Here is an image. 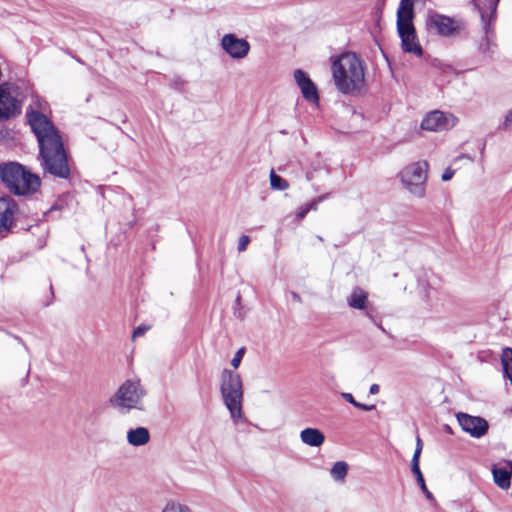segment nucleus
Returning <instances> with one entry per match:
<instances>
[{"instance_id":"f704fd0d","label":"nucleus","mask_w":512,"mask_h":512,"mask_svg":"<svg viewBox=\"0 0 512 512\" xmlns=\"http://www.w3.org/2000/svg\"><path fill=\"white\" fill-rule=\"evenodd\" d=\"M342 398L348 403L352 404L354 407L357 405V402L351 393H342Z\"/></svg>"},{"instance_id":"c85d7f7f","label":"nucleus","mask_w":512,"mask_h":512,"mask_svg":"<svg viewBox=\"0 0 512 512\" xmlns=\"http://www.w3.org/2000/svg\"><path fill=\"white\" fill-rule=\"evenodd\" d=\"M250 242V238L247 236V235H242L240 238H239V242H238V251L239 252H243L246 250L248 244Z\"/></svg>"},{"instance_id":"423d86ee","label":"nucleus","mask_w":512,"mask_h":512,"mask_svg":"<svg viewBox=\"0 0 512 512\" xmlns=\"http://www.w3.org/2000/svg\"><path fill=\"white\" fill-rule=\"evenodd\" d=\"M428 169L429 164L426 161H418L407 165L400 172L403 186L418 198H423L426 194Z\"/></svg>"},{"instance_id":"39448f33","label":"nucleus","mask_w":512,"mask_h":512,"mask_svg":"<svg viewBox=\"0 0 512 512\" xmlns=\"http://www.w3.org/2000/svg\"><path fill=\"white\" fill-rule=\"evenodd\" d=\"M145 395L146 390L139 379L126 380L111 398V404L125 412H129L132 409L143 410V398Z\"/></svg>"},{"instance_id":"393cba45","label":"nucleus","mask_w":512,"mask_h":512,"mask_svg":"<svg viewBox=\"0 0 512 512\" xmlns=\"http://www.w3.org/2000/svg\"><path fill=\"white\" fill-rule=\"evenodd\" d=\"M294 79L300 89L304 87L307 82L311 81L308 74L301 69L294 71Z\"/></svg>"},{"instance_id":"f8f14e48","label":"nucleus","mask_w":512,"mask_h":512,"mask_svg":"<svg viewBox=\"0 0 512 512\" xmlns=\"http://www.w3.org/2000/svg\"><path fill=\"white\" fill-rule=\"evenodd\" d=\"M14 86L9 83L0 85V122L20 113V105L13 96Z\"/></svg>"},{"instance_id":"6e6552de","label":"nucleus","mask_w":512,"mask_h":512,"mask_svg":"<svg viewBox=\"0 0 512 512\" xmlns=\"http://www.w3.org/2000/svg\"><path fill=\"white\" fill-rule=\"evenodd\" d=\"M413 19L414 16L397 15V31L401 38L403 51L421 57L423 49L417 39Z\"/></svg>"},{"instance_id":"72a5a7b5","label":"nucleus","mask_w":512,"mask_h":512,"mask_svg":"<svg viewBox=\"0 0 512 512\" xmlns=\"http://www.w3.org/2000/svg\"><path fill=\"white\" fill-rule=\"evenodd\" d=\"M321 203V199H313L310 203L306 204L309 211H316L318 209V205Z\"/></svg>"},{"instance_id":"a211bd4d","label":"nucleus","mask_w":512,"mask_h":512,"mask_svg":"<svg viewBox=\"0 0 512 512\" xmlns=\"http://www.w3.org/2000/svg\"><path fill=\"white\" fill-rule=\"evenodd\" d=\"M347 304L353 309H366L368 304V293L360 287H355L347 298Z\"/></svg>"},{"instance_id":"a878e982","label":"nucleus","mask_w":512,"mask_h":512,"mask_svg":"<svg viewBox=\"0 0 512 512\" xmlns=\"http://www.w3.org/2000/svg\"><path fill=\"white\" fill-rule=\"evenodd\" d=\"M422 450H423V442H422L420 436L417 435V437H416V447H415V451H414V454H413L412 459H411V465L412 466L419 465V459H420Z\"/></svg>"},{"instance_id":"a19ab883","label":"nucleus","mask_w":512,"mask_h":512,"mask_svg":"<svg viewBox=\"0 0 512 512\" xmlns=\"http://www.w3.org/2000/svg\"><path fill=\"white\" fill-rule=\"evenodd\" d=\"M318 240L323 241V238L321 236H317Z\"/></svg>"},{"instance_id":"c9c22d12","label":"nucleus","mask_w":512,"mask_h":512,"mask_svg":"<svg viewBox=\"0 0 512 512\" xmlns=\"http://www.w3.org/2000/svg\"><path fill=\"white\" fill-rule=\"evenodd\" d=\"M356 408H359L363 411H371L375 408V405H366L360 402H357V405H355Z\"/></svg>"},{"instance_id":"bb28decb","label":"nucleus","mask_w":512,"mask_h":512,"mask_svg":"<svg viewBox=\"0 0 512 512\" xmlns=\"http://www.w3.org/2000/svg\"><path fill=\"white\" fill-rule=\"evenodd\" d=\"M191 510L183 504L171 502L168 503L162 512H190Z\"/></svg>"},{"instance_id":"f3484780","label":"nucleus","mask_w":512,"mask_h":512,"mask_svg":"<svg viewBox=\"0 0 512 512\" xmlns=\"http://www.w3.org/2000/svg\"><path fill=\"white\" fill-rule=\"evenodd\" d=\"M301 441L311 447H320L325 442L324 434L317 428H305L300 432Z\"/></svg>"},{"instance_id":"9d476101","label":"nucleus","mask_w":512,"mask_h":512,"mask_svg":"<svg viewBox=\"0 0 512 512\" xmlns=\"http://www.w3.org/2000/svg\"><path fill=\"white\" fill-rule=\"evenodd\" d=\"M456 418L462 430L473 438L479 439L488 432L489 424L486 419L480 416L458 412Z\"/></svg>"},{"instance_id":"aec40b11","label":"nucleus","mask_w":512,"mask_h":512,"mask_svg":"<svg viewBox=\"0 0 512 512\" xmlns=\"http://www.w3.org/2000/svg\"><path fill=\"white\" fill-rule=\"evenodd\" d=\"M425 3L426 0H400L397 15L414 16V3Z\"/></svg>"},{"instance_id":"4468645a","label":"nucleus","mask_w":512,"mask_h":512,"mask_svg":"<svg viewBox=\"0 0 512 512\" xmlns=\"http://www.w3.org/2000/svg\"><path fill=\"white\" fill-rule=\"evenodd\" d=\"M19 213L17 202L9 197H0V233L10 232Z\"/></svg>"},{"instance_id":"6ab92c4d","label":"nucleus","mask_w":512,"mask_h":512,"mask_svg":"<svg viewBox=\"0 0 512 512\" xmlns=\"http://www.w3.org/2000/svg\"><path fill=\"white\" fill-rule=\"evenodd\" d=\"M300 90H301L303 97L307 101H309L311 103H318V101H319L318 91H317L315 84L312 82V80L307 82L306 85L304 87H302Z\"/></svg>"},{"instance_id":"9b49d317","label":"nucleus","mask_w":512,"mask_h":512,"mask_svg":"<svg viewBox=\"0 0 512 512\" xmlns=\"http://www.w3.org/2000/svg\"><path fill=\"white\" fill-rule=\"evenodd\" d=\"M457 121V117H455L453 114L435 110L428 113L422 120L421 128L427 131L448 130L453 128Z\"/></svg>"},{"instance_id":"1a4fd4ad","label":"nucleus","mask_w":512,"mask_h":512,"mask_svg":"<svg viewBox=\"0 0 512 512\" xmlns=\"http://www.w3.org/2000/svg\"><path fill=\"white\" fill-rule=\"evenodd\" d=\"M463 24L461 21L454 18L439 14L437 12H430L426 18V28L429 31H434L436 34L443 37H451L456 35L462 29Z\"/></svg>"},{"instance_id":"4be33fe9","label":"nucleus","mask_w":512,"mask_h":512,"mask_svg":"<svg viewBox=\"0 0 512 512\" xmlns=\"http://www.w3.org/2000/svg\"><path fill=\"white\" fill-rule=\"evenodd\" d=\"M411 471L413 473V475L415 476L416 478V481L417 483L419 484L421 490L423 491V493L425 494V496L428 498V499H432L433 498V495L432 493L428 490L427 486H426V483H425V480H424V477H423V474L420 470V466L419 465H416V466H412L411 465Z\"/></svg>"},{"instance_id":"f03ea898","label":"nucleus","mask_w":512,"mask_h":512,"mask_svg":"<svg viewBox=\"0 0 512 512\" xmlns=\"http://www.w3.org/2000/svg\"><path fill=\"white\" fill-rule=\"evenodd\" d=\"M331 70L335 86L341 93L353 94L363 88L365 67L356 53H342L332 62Z\"/></svg>"},{"instance_id":"20e7f679","label":"nucleus","mask_w":512,"mask_h":512,"mask_svg":"<svg viewBox=\"0 0 512 512\" xmlns=\"http://www.w3.org/2000/svg\"><path fill=\"white\" fill-rule=\"evenodd\" d=\"M220 391L231 418L238 422L242 418L243 389L241 376L224 369L221 373Z\"/></svg>"},{"instance_id":"b1692460","label":"nucleus","mask_w":512,"mask_h":512,"mask_svg":"<svg viewBox=\"0 0 512 512\" xmlns=\"http://www.w3.org/2000/svg\"><path fill=\"white\" fill-rule=\"evenodd\" d=\"M270 185L272 189L280 191L286 190L289 187L288 182L284 178L277 175L274 170L270 172Z\"/></svg>"},{"instance_id":"f257e3e1","label":"nucleus","mask_w":512,"mask_h":512,"mask_svg":"<svg viewBox=\"0 0 512 512\" xmlns=\"http://www.w3.org/2000/svg\"><path fill=\"white\" fill-rule=\"evenodd\" d=\"M27 119L39 143V155L44 171L58 178H68L70 175L68 158L61 136L53 123L38 111L27 112Z\"/></svg>"},{"instance_id":"c756f323","label":"nucleus","mask_w":512,"mask_h":512,"mask_svg":"<svg viewBox=\"0 0 512 512\" xmlns=\"http://www.w3.org/2000/svg\"><path fill=\"white\" fill-rule=\"evenodd\" d=\"M150 329V326L149 325H140L138 326L134 332H133V337L136 338V337H141L143 336L148 330Z\"/></svg>"},{"instance_id":"7ed1b4c3","label":"nucleus","mask_w":512,"mask_h":512,"mask_svg":"<svg viewBox=\"0 0 512 512\" xmlns=\"http://www.w3.org/2000/svg\"><path fill=\"white\" fill-rule=\"evenodd\" d=\"M0 177L7 188L17 195H30L35 193L41 180L17 162H9L0 165Z\"/></svg>"},{"instance_id":"412c9836","label":"nucleus","mask_w":512,"mask_h":512,"mask_svg":"<svg viewBox=\"0 0 512 512\" xmlns=\"http://www.w3.org/2000/svg\"><path fill=\"white\" fill-rule=\"evenodd\" d=\"M348 465L343 461L336 462L331 468V476L336 481H343L347 475Z\"/></svg>"},{"instance_id":"5701e85b","label":"nucleus","mask_w":512,"mask_h":512,"mask_svg":"<svg viewBox=\"0 0 512 512\" xmlns=\"http://www.w3.org/2000/svg\"><path fill=\"white\" fill-rule=\"evenodd\" d=\"M502 365L505 375L512 384V349L506 348L502 357Z\"/></svg>"},{"instance_id":"58836bf2","label":"nucleus","mask_w":512,"mask_h":512,"mask_svg":"<svg viewBox=\"0 0 512 512\" xmlns=\"http://www.w3.org/2000/svg\"><path fill=\"white\" fill-rule=\"evenodd\" d=\"M329 196H330V194L326 193V194H323V195L317 197V199H321V202H323L324 200L328 199Z\"/></svg>"},{"instance_id":"2f4dec72","label":"nucleus","mask_w":512,"mask_h":512,"mask_svg":"<svg viewBox=\"0 0 512 512\" xmlns=\"http://www.w3.org/2000/svg\"><path fill=\"white\" fill-rule=\"evenodd\" d=\"M308 212H309V208H307V206H306V205L301 206V207H299V208H298V210H297L296 218H297L298 220H302V219H304V218H305V216L307 215V213H308Z\"/></svg>"},{"instance_id":"473e14b6","label":"nucleus","mask_w":512,"mask_h":512,"mask_svg":"<svg viewBox=\"0 0 512 512\" xmlns=\"http://www.w3.org/2000/svg\"><path fill=\"white\" fill-rule=\"evenodd\" d=\"M455 174V171L451 168H447L445 169V171L443 172L442 176H441V179L443 181H448L450 179H452V177L454 176Z\"/></svg>"},{"instance_id":"7c9ffc66","label":"nucleus","mask_w":512,"mask_h":512,"mask_svg":"<svg viewBox=\"0 0 512 512\" xmlns=\"http://www.w3.org/2000/svg\"><path fill=\"white\" fill-rule=\"evenodd\" d=\"M510 128H512V108L507 112L503 122L504 130H508Z\"/></svg>"},{"instance_id":"79ce46f5","label":"nucleus","mask_w":512,"mask_h":512,"mask_svg":"<svg viewBox=\"0 0 512 512\" xmlns=\"http://www.w3.org/2000/svg\"><path fill=\"white\" fill-rule=\"evenodd\" d=\"M191 512V511H190Z\"/></svg>"},{"instance_id":"ea45409f","label":"nucleus","mask_w":512,"mask_h":512,"mask_svg":"<svg viewBox=\"0 0 512 512\" xmlns=\"http://www.w3.org/2000/svg\"><path fill=\"white\" fill-rule=\"evenodd\" d=\"M366 315H367V316H368L372 321H375V320H374V317H373V315H372V313H371V312L367 311V312H366Z\"/></svg>"},{"instance_id":"cd10ccee","label":"nucleus","mask_w":512,"mask_h":512,"mask_svg":"<svg viewBox=\"0 0 512 512\" xmlns=\"http://www.w3.org/2000/svg\"><path fill=\"white\" fill-rule=\"evenodd\" d=\"M245 353V349L242 347L240 348L235 354H234V357L232 358L231 360V365L236 369L239 367L241 361H242V358H243V355Z\"/></svg>"},{"instance_id":"ddd939ff","label":"nucleus","mask_w":512,"mask_h":512,"mask_svg":"<svg viewBox=\"0 0 512 512\" xmlns=\"http://www.w3.org/2000/svg\"><path fill=\"white\" fill-rule=\"evenodd\" d=\"M221 48L233 59L245 58L250 51V44L244 38H239L233 33L225 34L221 39Z\"/></svg>"},{"instance_id":"4c0bfd02","label":"nucleus","mask_w":512,"mask_h":512,"mask_svg":"<svg viewBox=\"0 0 512 512\" xmlns=\"http://www.w3.org/2000/svg\"><path fill=\"white\" fill-rule=\"evenodd\" d=\"M291 296H292V299L296 302H299L301 303L302 302V299L300 297V295L296 292H291Z\"/></svg>"},{"instance_id":"2eb2a0df","label":"nucleus","mask_w":512,"mask_h":512,"mask_svg":"<svg viewBox=\"0 0 512 512\" xmlns=\"http://www.w3.org/2000/svg\"><path fill=\"white\" fill-rule=\"evenodd\" d=\"M495 484L501 489H508L511 486L512 461H506L503 467L492 469Z\"/></svg>"},{"instance_id":"0eeeda50","label":"nucleus","mask_w":512,"mask_h":512,"mask_svg":"<svg viewBox=\"0 0 512 512\" xmlns=\"http://www.w3.org/2000/svg\"><path fill=\"white\" fill-rule=\"evenodd\" d=\"M499 0H474V6L477 8L482 26L484 31V39L483 42L479 44V50L483 54H488L493 52L492 46L493 44V31L491 30V25L496 18V9Z\"/></svg>"},{"instance_id":"e433bc0d","label":"nucleus","mask_w":512,"mask_h":512,"mask_svg":"<svg viewBox=\"0 0 512 512\" xmlns=\"http://www.w3.org/2000/svg\"><path fill=\"white\" fill-rule=\"evenodd\" d=\"M380 390V386L378 384H372L369 389V393L372 395L378 394Z\"/></svg>"},{"instance_id":"dca6fc26","label":"nucleus","mask_w":512,"mask_h":512,"mask_svg":"<svg viewBox=\"0 0 512 512\" xmlns=\"http://www.w3.org/2000/svg\"><path fill=\"white\" fill-rule=\"evenodd\" d=\"M150 441V432L145 427H137L127 431V442L135 447L144 446Z\"/></svg>"}]
</instances>
